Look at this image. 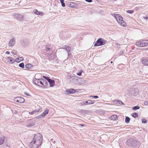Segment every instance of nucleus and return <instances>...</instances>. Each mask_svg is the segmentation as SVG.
Instances as JSON below:
<instances>
[{
	"mask_svg": "<svg viewBox=\"0 0 148 148\" xmlns=\"http://www.w3.org/2000/svg\"><path fill=\"white\" fill-rule=\"evenodd\" d=\"M80 125L82 126H83L84 125H83V124H80Z\"/></svg>",
	"mask_w": 148,
	"mask_h": 148,
	"instance_id": "58",
	"label": "nucleus"
},
{
	"mask_svg": "<svg viewBox=\"0 0 148 148\" xmlns=\"http://www.w3.org/2000/svg\"><path fill=\"white\" fill-rule=\"evenodd\" d=\"M144 18L145 19H147L148 18V17L147 16H146V17H144Z\"/></svg>",
	"mask_w": 148,
	"mask_h": 148,
	"instance_id": "55",
	"label": "nucleus"
},
{
	"mask_svg": "<svg viewBox=\"0 0 148 148\" xmlns=\"http://www.w3.org/2000/svg\"><path fill=\"white\" fill-rule=\"evenodd\" d=\"M85 1L88 2L89 3H90L92 2V0H85Z\"/></svg>",
	"mask_w": 148,
	"mask_h": 148,
	"instance_id": "49",
	"label": "nucleus"
},
{
	"mask_svg": "<svg viewBox=\"0 0 148 148\" xmlns=\"http://www.w3.org/2000/svg\"><path fill=\"white\" fill-rule=\"evenodd\" d=\"M118 118V116L115 115H113L111 116V119L114 120H116Z\"/></svg>",
	"mask_w": 148,
	"mask_h": 148,
	"instance_id": "31",
	"label": "nucleus"
},
{
	"mask_svg": "<svg viewBox=\"0 0 148 148\" xmlns=\"http://www.w3.org/2000/svg\"><path fill=\"white\" fill-rule=\"evenodd\" d=\"M35 125V122H31L27 125V127H30L34 126Z\"/></svg>",
	"mask_w": 148,
	"mask_h": 148,
	"instance_id": "25",
	"label": "nucleus"
},
{
	"mask_svg": "<svg viewBox=\"0 0 148 148\" xmlns=\"http://www.w3.org/2000/svg\"><path fill=\"white\" fill-rule=\"evenodd\" d=\"M38 112H39V111H38ZM36 112H37V111H33L32 112H31V114H36Z\"/></svg>",
	"mask_w": 148,
	"mask_h": 148,
	"instance_id": "45",
	"label": "nucleus"
},
{
	"mask_svg": "<svg viewBox=\"0 0 148 148\" xmlns=\"http://www.w3.org/2000/svg\"><path fill=\"white\" fill-rule=\"evenodd\" d=\"M71 8H75L78 7V5L75 3L71 2Z\"/></svg>",
	"mask_w": 148,
	"mask_h": 148,
	"instance_id": "22",
	"label": "nucleus"
},
{
	"mask_svg": "<svg viewBox=\"0 0 148 148\" xmlns=\"http://www.w3.org/2000/svg\"><path fill=\"white\" fill-rule=\"evenodd\" d=\"M18 65H24V63L23 62H22V63H20Z\"/></svg>",
	"mask_w": 148,
	"mask_h": 148,
	"instance_id": "54",
	"label": "nucleus"
},
{
	"mask_svg": "<svg viewBox=\"0 0 148 148\" xmlns=\"http://www.w3.org/2000/svg\"><path fill=\"white\" fill-rule=\"evenodd\" d=\"M10 53V52L9 51H7L5 52V54H9Z\"/></svg>",
	"mask_w": 148,
	"mask_h": 148,
	"instance_id": "53",
	"label": "nucleus"
},
{
	"mask_svg": "<svg viewBox=\"0 0 148 148\" xmlns=\"http://www.w3.org/2000/svg\"><path fill=\"white\" fill-rule=\"evenodd\" d=\"M121 16L119 14H115L114 17L116 19H118Z\"/></svg>",
	"mask_w": 148,
	"mask_h": 148,
	"instance_id": "36",
	"label": "nucleus"
},
{
	"mask_svg": "<svg viewBox=\"0 0 148 148\" xmlns=\"http://www.w3.org/2000/svg\"><path fill=\"white\" fill-rule=\"evenodd\" d=\"M144 104L146 106H148V101H145L144 102Z\"/></svg>",
	"mask_w": 148,
	"mask_h": 148,
	"instance_id": "46",
	"label": "nucleus"
},
{
	"mask_svg": "<svg viewBox=\"0 0 148 148\" xmlns=\"http://www.w3.org/2000/svg\"><path fill=\"white\" fill-rule=\"evenodd\" d=\"M139 108H140V107L139 106H136L134 107L132 109L133 110H137L139 109Z\"/></svg>",
	"mask_w": 148,
	"mask_h": 148,
	"instance_id": "38",
	"label": "nucleus"
},
{
	"mask_svg": "<svg viewBox=\"0 0 148 148\" xmlns=\"http://www.w3.org/2000/svg\"><path fill=\"white\" fill-rule=\"evenodd\" d=\"M119 65H124V64H119Z\"/></svg>",
	"mask_w": 148,
	"mask_h": 148,
	"instance_id": "60",
	"label": "nucleus"
},
{
	"mask_svg": "<svg viewBox=\"0 0 148 148\" xmlns=\"http://www.w3.org/2000/svg\"><path fill=\"white\" fill-rule=\"evenodd\" d=\"M85 105H88V100L87 101H85Z\"/></svg>",
	"mask_w": 148,
	"mask_h": 148,
	"instance_id": "52",
	"label": "nucleus"
},
{
	"mask_svg": "<svg viewBox=\"0 0 148 148\" xmlns=\"http://www.w3.org/2000/svg\"><path fill=\"white\" fill-rule=\"evenodd\" d=\"M20 148H23V147H20Z\"/></svg>",
	"mask_w": 148,
	"mask_h": 148,
	"instance_id": "62",
	"label": "nucleus"
},
{
	"mask_svg": "<svg viewBox=\"0 0 148 148\" xmlns=\"http://www.w3.org/2000/svg\"><path fill=\"white\" fill-rule=\"evenodd\" d=\"M53 46L48 45L45 46V49L42 50V53L44 57L49 60H52L56 58V56L53 53Z\"/></svg>",
	"mask_w": 148,
	"mask_h": 148,
	"instance_id": "1",
	"label": "nucleus"
},
{
	"mask_svg": "<svg viewBox=\"0 0 148 148\" xmlns=\"http://www.w3.org/2000/svg\"><path fill=\"white\" fill-rule=\"evenodd\" d=\"M43 81H44V80L42 79H37L36 78L34 79L33 80V83L35 84L42 87H44V85L43 83Z\"/></svg>",
	"mask_w": 148,
	"mask_h": 148,
	"instance_id": "6",
	"label": "nucleus"
},
{
	"mask_svg": "<svg viewBox=\"0 0 148 148\" xmlns=\"http://www.w3.org/2000/svg\"><path fill=\"white\" fill-rule=\"evenodd\" d=\"M142 122L143 123H146L147 122V121L145 119H142Z\"/></svg>",
	"mask_w": 148,
	"mask_h": 148,
	"instance_id": "43",
	"label": "nucleus"
},
{
	"mask_svg": "<svg viewBox=\"0 0 148 148\" xmlns=\"http://www.w3.org/2000/svg\"><path fill=\"white\" fill-rule=\"evenodd\" d=\"M25 94L26 95H27V96H29V95L27 93H25Z\"/></svg>",
	"mask_w": 148,
	"mask_h": 148,
	"instance_id": "56",
	"label": "nucleus"
},
{
	"mask_svg": "<svg viewBox=\"0 0 148 148\" xmlns=\"http://www.w3.org/2000/svg\"><path fill=\"white\" fill-rule=\"evenodd\" d=\"M75 92V90L73 89H67L66 90V93L68 94H72Z\"/></svg>",
	"mask_w": 148,
	"mask_h": 148,
	"instance_id": "10",
	"label": "nucleus"
},
{
	"mask_svg": "<svg viewBox=\"0 0 148 148\" xmlns=\"http://www.w3.org/2000/svg\"><path fill=\"white\" fill-rule=\"evenodd\" d=\"M68 58H69L72 59L73 58V56L71 54V52L68 53Z\"/></svg>",
	"mask_w": 148,
	"mask_h": 148,
	"instance_id": "34",
	"label": "nucleus"
},
{
	"mask_svg": "<svg viewBox=\"0 0 148 148\" xmlns=\"http://www.w3.org/2000/svg\"><path fill=\"white\" fill-rule=\"evenodd\" d=\"M92 97L95 99H97L99 98L98 96H92Z\"/></svg>",
	"mask_w": 148,
	"mask_h": 148,
	"instance_id": "48",
	"label": "nucleus"
},
{
	"mask_svg": "<svg viewBox=\"0 0 148 148\" xmlns=\"http://www.w3.org/2000/svg\"><path fill=\"white\" fill-rule=\"evenodd\" d=\"M120 53H121V54H123V51H122Z\"/></svg>",
	"mask_w": 148,
	"mask_h": 148,
	"instance_id": "59",
	"label": "nucleus"
},
{
	"mask_svg": "<svg viewBox=\"0 0 148 148\" xmlns=\"http://www.w3.org/2000/svg\"><path fill=\"white\" fill-rule=\"evenodd\" d=\"M113 63V61H109L107 62H106L105 64V65H110L111 64H112Z\"/></svg>",
	"mask_w": 148,
	"mask_h": 148,
	"instance_id": "37",
	"label": "nucleus"
},
{
	"mask_svg": "<svg viewBox=\"0 0 148 148\" xmlns=\"http://www.w3.org/2000/svg\"><path fill=\"white\" fill-rule=\"evenodd\" d=\"M14 101H15L21 103L24 102L25 100L22 97H18L15 98L14 99Z\"/></svg>",
	"mask_w": 148,
	"mask_h": 148,
	"instance_id": "8",
	"label": "nucleus"
},
{
	"mask_svg": "<svg viewBox=\"0 0 148 148\" xmlns=\"http://www.w3.org/2000/svg\"><path fill=\"white\" fill-rule=\"evenodd\" d=\"M25 65H32V64L30 63H28V64H26Z\"/></svg>",
	"mask_w": 148,
	"mask_h": 148,
	"instance_id": "57",
	"label": "nucleus"
},
{
	"mask_svg": "<svg viewBox=\"0 0 148 148\" xmlns=\"http://www.w3.org/2000/svg\"><path fill=\"white\" fill-rule=\"evenodd\" d=\"M59 1L61 3L62 6L63 7H65V4L64 2V0H59Z\"/></svg>",
	"mask_w": 148,
	"mask_h": 148,
	"instance_id": "32",
	"label": "nucleus"
},
{
	"mask_svg": "<svg viewBox=\"0 0 148 148\" xmlns=\"http://www.w3.org/2000/svg\"><path fill=\"white\" fill-rule=\"evenodd\" d=\"M64 48L67 51V52H71V48L70 47L67 45L64 46Z\"/></svg>",
	"mask_w": 148,
	"mask_h": 148,
	"instance_id": "21",
	"label": "nucleus"
},
{
	"mask_svg": "<svg viewBox=\"0 0 148 148\" xmlns=\"http://www.w3.org/2000/svg\"><path fill=\"white\" fill-rule=\"evenodd\" d=\"M107 42V41L106 40L102 38H100L95 42L94 44V46L97 47L106 44Z\"/></svg>",
	"mask_w": 148,
	"mask_h": 148,
	"instance_id": "3",
	"label": "nucleus"
},
{
	"mask_svg": "<svg viewBox=\"0 0 148 148\" xmlns=\"http://www.w3.org/2000/svg\"><path fill=\"white\" fill-rule=\"evenodd\" d=\"M138 114L137 113H132V116L134 118L137 117H138Z\"/></svg>",
	"mask_w": 148,
	"mask_h": 148,
	"instance_id": "33",
	"label": "nucleus"
},
{
	"mask_svg": "<svg viewBox=\"0 0 148 148\" xmlns=\"http://www.w3.org/2000/svg\"><path fill=\"white\" fill-rule=\"evenodd\" d=\"M82 72H83V71L82 70H81V71H80L79 73H77V74L78 75L80 76V75H81Z\"/></svg>",
	"mask_w": 148,
	"mask_h": 148,
	"instance_id": "41",
	"label": "nucleus"
},
{
	"mask_svg": "<svg viewBox=\"0 0 148 148\" xmlns=\"http://www.w3.org/2000/svg\"><path fill=\"white\" fill-rule=\"evenodd\" d=\"M114 101V103L116 104L121 105H124V104L123 102L118 99L115 100Z\"/></svg>",
	"mask_w": 148,
	"mask_h": 148,
	"instance_id": "18",
	"label": "nucleus"
},
{
	"mask_svg": "<svg viewBox=\"0 0 148 148\" xmlns=\"http://www.w3.org/2000/svg\"><path fill=\"white\" fill-rule=\"evenodd\" d=\"M130 91H132V92H133L132 93L134 94H137L138 92V89L136 88H135V89L134 88V91L133 90H130Z\"/></svg>",
	"mask_w": 148,
	"mask_h": 148,
	"instance_id": "27",
	"label": "nucleus"
},
{
	"mask_svg": "<svg viewBox=\"0 0 148 148\" xmlns=\"http://www.w3.org/2000/svg\"><path fill=\"white\" fill-rule=\"evenodd\" d=\"M43 118L42 116H41V115L40 116H38L36 117V118L37 119H39L41 118Z\"/></svg>",
	"mask_w": 148,
	"mask_h": 148,
	"instance_id": "42",
	"label": "nucleus"
},
{
	"mask_svg": "<svg viewBox=\"0 0 148 148\" xmlns=\"http://www.w3.org/2000/svg\"><path fill=\"white\" fill-rule=\"evenodd\" d=\"M12 53L14 55H16L17 53V52L15 51H13L12 52Z\"/></svg>",
	"mask_w": 148,
	"mask_h": 148,
	"instance_id": "50",
	"label": "nucleus"
},
{
	"mask_svg": "<svg viewBox=\"0 0 148 148\" xmlns=\"http://www.w3.org/2000/svg\"><path fill=\"white\" fill-rule=\"evenodd\" d=\"M25 67L30 71H34L36 70V68H34V65H25Z\"/></svg>",
	"mask_w": 148,
	"mask_h": 148,
	"instance_id": "13",
	"label": "nucleus"
},
{
	"mask_svg": "<svg viewBox=\"0 0 148 148\" xmlns=\"http://www.w3.org/2000/svg\"><path fill=\"white\" fill-rule=\"evenodd\" d=\"M25 65H18V66L22 68H25Z\"/></svg>",
	"mask_w": 148,
	"mask_h": 148,
	"instance_id": "51",
	"label": "nucleus"
},
{
	"mask_svg": "<svg viewBox=\"0 0 148 148\" xmlns=\"http://www.w3.org/2000/svg\"><path fill=\"white\" fill-rule=\"evenodd\" d=\"M120 24L124 27H125L126 26V23L123 20L120 23Z\"/></svg>",
	"mask_w": 148,
	"mask_h": 148,
	"instance_id": "26",
	"label": "nucleus"
},
{
	"mask_svg": "<svg viewBox=\"0 0 148 148\" xmlns=\"http://www.w3.org/2000/svg\"><path fill=\"white\" fill-rule=\"evenodd\" d=\"M4 139L5 138L4 137H0V145L4 143Z\"/></svg>",
	"mask_w": 148,
	"mask_h": 148,
	"instance_id": "24",
	"label": "nucleus"
},
{
	"mask_svg": "<svg viewBox=\"0 0 148 148\" xmlns=\"http://www.w3.org/2000/svg\"><path fill=\"white\" fill-rule=\"evenodd\" d=\"M142 47L147 46L148 45V40H145L142 41Z\"/></svg>",
	"mask_w": 148,
	"mask_h": 148,
	"instance_id": "16",
	"label": "nucleus"
},
{
	"mask_svg": "<svg viewBox=\"0 0 148 148\" xmlns=\"http://www.w3.org/2000/svg\"><path fill=\"white\" fill-rule=\"evenodd\" d=\"M70 81L75 84H79L81 83V78L80 77L75 76H72L69 78Z\"/></svg>",
	"mask_w": 148,
	"mask_h": 148,
	"instance_id": "4",
	"label": "nucleus"
},
{
	"mask_svg": "<svg viewBox=\"0 0 148 148\" xmlns=\"http://www.w3.org/2000/svg\"><path fill=\"white\" fill-rule=\"evenodd\" d=\"M141 60L144 65H148V58L143 57L141 58Z\"/></svg>",
	"mask_w": 148,
	"mask_h": 148,
	"instance_id": "11",
	"label": "nucleus"
},
{
	"mask_svg": "<svg viewBox=\"0 0 148 148\" xmlns=\"http://www.w3.org/2000/svg\"><path fill=\"white\" fill-rule=\"evenodd\" d=\"M50 141L53 143H55V140L53 139H51L50 140Z\"/></svg>",
	"mask_w": 148,
	"mask_h": 148,
	"instance_id": "47",
	"label": "nucleus"
},
{
	"mask_svg": "<svg viewBox=\"0 0 148 148\" xmlns=\"http://www.w3.org/2000/svg\"><path fill=\"white\" fill-rule=\"evenodd\" d=\"M23 60V58L22 57H18L16 58L15 60V62L17 63H19L21 61Z\"/></svg>",
	"mask_w": 148,
	"mask_h": 148,
	"instance_id": "19",
	"label": "nucleus"
},
{
	"mask_svg": "<svg viewBox=\"0 0 148 148\" xmlns=\"http://www.w3.org/2000/svg\"><path fill=\"white\" fill-rule=\"evenodd\" d=\"M15 16L16 19L18 20L21 21L23 20V16L22 14H16L15 15Z\"/></svg>",
	"mask_w": 148,
	"mask_h": 148,
	"instance_id": "14",
	"label": "nucleus"
},
{
	"mask_svg": "<svg viewBox=\"0 0 148 148\" xmlns=\"http://www.w3.org/2000/svg\"><path fill=\"white\" fill-rule=\"evenodd\" d=\"M71 2H68L66 4V6L71 8Z\"/></svg>",
	"mask_w": 148,
	"mask_h": 148,
	"instance_id": "40",
	"label": "nucleus"
},
{
	"mask_svg": "<svg viewBox=\"0 0 148 148\" xmlns=\"http://www.w3.org/2000/svg\"><path fill=\"white\" fill-rule=\"evenodd\" d=\"M7 60L8 62H9L10 64H12L14 63L15 61V60L14 59L11 57H9L7 58Z\"/></svg>",
	"mask_w": 148,
	"mask_h": 148,
	"instance_id": "15",
	"label": "nucleus"
},
{
	"mask_svg": "<svg viewBox=\"0 0 148 148\" xmlns=\"http://www.w3.org/2000/svg\"><path fill=\"white\" fill-rule=\"evenodd\" d=\"M116 20L118 22V23H120L123 21V20L121 16L118 19H117Z\"/></svg>",
	"mask_w": 148,
	"mask_h": 148,
	"instance_id": "28",
	"label": "nucleus"
},
{
	"mask_svg": "<svg viewBox=\"0 0 148 148\" xmlns=\"http://www.w3.org/2000/svg\"><path fill=\"white\" fill-rule=\"evenodd\" d=\"M21 43L24 47H27L29 44V41L28 39H24L21 41Z\"/></svg>",
	"mask_w": 148,
	"mask_h": 148,
	"instance_id": "9",
	"label": "nucleus"
},
{
	"mask_svg": "<svg viewBox=\"0 0 148 148\" xmlns=\"http://www.w3.org/2000/svg\"><path fill=\"white\" fill-rule=\"evenodd\" d=\"M60 37L62 39L65 40L69 38V34L67 32H62L60 33Z\"/></svg>",
	"mask_w": 148,
	"mask_h": 148,
	"instance_id": "5",
	"label": "nucleus"
},
{
	"mask_svg": "<svg viewBox=\"0 0 148 148\" xmlns=\"http://www.w3.org/2000/svg\"><path fill=\"white\" fill-rule=\"evenodd\" d=\"M95 101L93 100H88V105H91L93 104L94 103Z\"/></svg>",
	"mask_w": 148,
	"mask_h": 148,
	"instance_id": "35",
	"label": "nucleus"
},
{
	"mask_svg": "<svg viewBox=\"0 0 148 148\" xmlns=\"http://www.w3.org/2000/svg\"><path fill=\"white\" fill-rule=\"evenodd\" d=\"M130 120V118L127 116H126L125 119V122L127 123H129Z\"/></svg>",
	"mask_w": 148,
	"mask_h": 148,
	"instance_id": "30",
	"label": "nucleus"
},
{
	"mask_svg": "<svg viewBox=\"0 0 148 148\" xmlns=\"http://www.w3.org/2000/svg\"><path fill=\"white\" fill-rule=\"evenodd\" d=\"M85 101H82L81 103V104L83 106V105H85Z\"/></svg>",
	"mask_w": 148,
	"mask_h": 148,
	"instance_id": "44",
	"label": "nucleus"
},
{
	"mask_svg": "<svg viewBox=\"0 0 148 148\" xmlns=\"http://www.w3.org/2000/svg\"><path fill=\"white\" fill-rule=\"evenodd\" d=\"M92 96H90L89 97H92Z\"/></svg>",
	"mask_w": 148,
	"mask_h": 148,
	"instance_id": "61",
	"label": "nucleus"
},
{
	"mask_svg": "<svg viewBox=\"0 0 148 148\" xmlns=\"http://www.w3.org/2000/svg\"><path fill=\"white\" fill-rule=\"evenodd\" d=\"M142 43V41L137 42L135 45L138 46L142 47V46L143 45Z\"/></svg>",
	"mask_w": 148,
	"mask_h": 148,
	"instance_id": "23",
	"label": "nucleus"
},
{
	"mask_svg": "<svg viewBox=\"0 0 148 148\" xmlns=\"http://www.w3.org/2000/svg\"><path fill=\"white\" fill-rule=\"evenodd\" d=\"M126 12L128 13L131 14L133 13L134 12V11L132 10H127Z\"/></svg>",
	"mask_w": 148,
	"mask_h": 148,
	"instance_id": "39",
	"label": "nucleus"
},
{
	"mask_svg": "<svg viewBox=\"0 0 148 148\" xmlns=\"http://www.w3.org/2000/svg\"><path fill=\"white\" fill-rule=\"evenodd\" d=\"M42 141V135L40 133L35 134L33 140L30 143L29 147L30 148H38L40 145Z\"/></svg>",
	"mask_w": 148,
	"mask_h": 148,
	"instance_id": "2",
	"label": "nucleus"
},
{
	"mask_svg": "<svg viewBox=\"0 0 148 148\" xmlns=\"http://www.w3.org/2000/svg\"><path fill=\"white\" fill-rule=\"evenodd\" d=\"M44 77L46 79L50 84V87H53L55 84V81L53 79H50L48 77L44 76Z\"/></svg>",
	"mask_w": 148,
	"mask_h": 148,
	"instance_id": "7",
	"label": "nucleus"
},
{
	"mask_svg": "<svg viewBox=\"0 0 148 148\" xmlns=\"http://www.w3.org/2000/svg\"><path fill=\"white\" fill-rule=\"evenodd\" d=\"M43 84L44 85V87H45V88H46L47 86V82L46 80H44V81H43Z\"/></svg>",
	"mask_w": 148,
	"mask_h": 148,
	"instance_id": "29",
	"label": "nucleus"
},
{
	"mask_svg": "<svg viewBox=\"0 0 148 148\" xmlns=\"http://www.w3.org/2000/svg\"><path fill=\"white\" fill-rule=\"evenodd\" d=\"M33 12L36 14L41 15L43 14L42 12H39L37 10L35 9L33 10Z\"/></svg>",
	"mask_w": 148,
	"mask_h": 148,
	"instance_id": "17",
	"label": "nucleus"
},
{
	"mask_svg": "<svg viewBox=\"0 0 148 148\" xmlns=\"http://www.w3.org/2000/svg\"><path fill=\"white\" fill-rule=\"evenodd\" d=\"M15 43V40L14 38H13L11 39L8 43V45L9 46H13L14 45Z\"/></svg>",
	"mask_w": 148,
	"mask_h": 148,
	"instance_id": "12",
	"label": "nucleus"
},
{
	"mask_svg": "<svg viewBox=\"0 0 148 148\" xmlns=\"http://www.w3.org/2000/svg\"><path fill=\"white\" fill-rule=\"evenodd\" d=\"M49 112V110L48 109H46L45 111L43 112L41 114V116L44 118Z\"/></svg>",
	"mask_w": 148,
	"mask_h": 148,
	"instance_id": "20",
	"label": "nucleus"
}]
</instances>
